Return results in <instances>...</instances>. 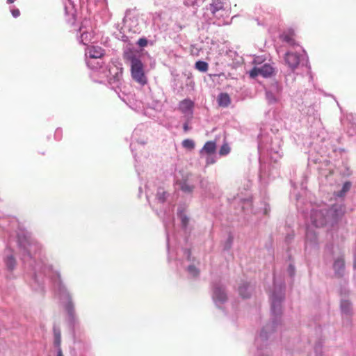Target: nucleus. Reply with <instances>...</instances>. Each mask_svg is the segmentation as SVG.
<instances>
[{"instance_id":"nucleus-1","label":"nucleus","mask_w":356,"mask_h":356,"mask_svg":"<svg viewBox=\"0 0 356 356\" xmlns=\"http://www.w3.org/2000/svg\"><path fill=\"white\" fill-rule=\"evenodd\" d=\"M131 74L132 79L141 86L147 83V79L145 74L144 66L141 61H136L131 65Z\"/></svg>"},{"instance_id":"nucleus-2","label":"nucleus","mask_w":356,"mask_h":356,"mask_svg":"<svg viewBox=\"0 0 356 356\" xmlns=\"http://www.w3.org/2000/svg\"><path fill=\"white\" fill-rule=\"evenodd\" d=\"M274 70L269 64H264L261 67H254L250 72L251 78L261 75L264 77H269L273 74Z\"/></svg>"},{"instance_id":"nucleus-3","label":"nucleus","mask_w":356,"mask_h":356,"mask_svg":"<svg viewBox=\"0 0 356 356\" xmlns=\"http://www.w3.org/2000/svg\"><path fill=\"white\" fill-rule=\"evenodd\" d=\"M227 6V3L225 0H212L209 5V10L213 16L216 17L218 13L225 11Z\"/></svg>"},{"instance_id":"nucleus-4","label":"nucleus","mask_w":356,"mask_h":356,"mask_svg":"<svg viewBox=\"0 0 356 356\" xmlns=\"http://www.w3.org/2000/svg\"><path fill=\"white\" fill-rule=\"evenodd\" d=\"M285 63L291 69L297 67L300 63V58L297 54L288 52L285 54Z\"/></svg>"},{"instance_id":"nucleus-5","label":"nucleus","mask_w":356,"mask_h":356,"mask_svg":"<svg viewBox=\"0 0 356 356\" xmlns=\"http://www.w3.org/2000/svg\"><path fill=\"white\" fill-rule=\"evenodd\" d=\"M333 268L336 275L339 277H341L345 269L344 259L342 257L336 259L333 264Z\"/></svg>"},{"instance_id":"nucleus-6","label":"nucleus","mask_w":356,"mask_h":356,"mask_svg":"<svg viewBox=\"0 0 356 356\" xmlns=\"http://www.w3.org/2000/svg\"><path fill=\"white\" fill-rule=\"evenodd\" d=\"M87 54L91 58H100L104 56V50L100 47H90L88 48Z\"/></svg>"},{"instance_id":"nucleus-7","label":"nucleus","mask_w":356,"mask_h":356,"mask_svg":"<svg viewBox=\"0 0 356 356\" xmlns=\"http://www.w3.org/2000/svg\"><path fill=\"white\" fill-rule=\"evenodd\" d=\"M216 150V145L213 141H208L207 142L202 149L200 151V153H206L208 155L212 154L215 153Z\"/></svg>"},{"instance_id":"nucleus-8","label":"nucleus","mask_w":356,"mask_h":356,"mask_svg":"<svg viewBox=\"0 0 356 356\" xmlns=\"http://www.w3.org/2000/svg\"><path fill=\"white\" fill-rule=\"evenodd\" d=\"M231 102L230 97L227 93H220L218 97V103L220 106L227 107Z\"/></svg>"},{"instance_id":"nucleus-9","label":"nucleus","mask_w":356,"mask_h":356,"mask_svg":"<svg viewBox=\"0 0 356 356\" xmlns=\"http://www.w3.org/2000/svg\"><path fill=\"white\" fill-rule=\"evenodd\" d=\"M193 106H194V104L191 100H190L188 99H186L180 102L179 109L183 113H186V112L191 111L193 108Z\"/></svg>"},{"instance_id":"nucleus-10","label":"nucleus","mask_w":356,"mask_h":356,"mask_svg":"<svg viewBox=\"0 0 356 356\" xmlns=\"http://www.w3.org/2000/svg\"><path fill=\"white\" fill-rule=\"evenodd\" d=\"M272 309L273 312L280 313L281 311L280 302L282 299V296H280L279 298H277L273 294L272 296Z\"/></svg>"},{"instance_id":"nucleus-11","label":"nucleus","mask_w":356,"mask_h":356,"mask_svg":"<svg viewBox=\"0 0 356 356\" xmlns=\"http://www.w3.org/2000/svg\"><path fill=\"white\" fill-rule=\"evenodd\" d=\"M213 296L219 301H225L227 298L226 294L223 290L219 288H216L213 291Z\"/></svg>"},{"instance_id":"nucleus-12","label":"nucleus","mask_w":356,"mask_h":356,"mask_svg":"<svg viewBox=\"0 0 356 356\" xmlns=\"http://www.w3.org/2000/svg\"><path fill=\"white\" fill-rule=\"evenodd\" d=\"M123 57L125 60L131 62V65H134L135 60L140 61V60L138 58H137L136 54L131 51L125 52L124 54Z\"/></svg>"},{"instance_id":"nucleus-13","label":"nucleus","mask_w":356,"mask_h":356,"mask_svg":"<svg viewBox=\"0 0 356 356\" xmlns=\"http://www.w3.org/2000/svg\"><path fill=\"white\" fill-rule=\"evenodd\" d=\"M54 346L58 349L61 348V334L58 330H54Z\"/></svg>"},{"instance_id":"nucleus-14","label":"nucleus","mask_w":356,"mask_h":356,"mask_svg":"<svg viewBox=\"0 0 356 356\" xmlns=\"http://www.w3.org/2000/svg\"><path fill=\"white\" fill-rule=\"evenodd\" d=\"M195 67L199 71L205 72L208 70L209 65L207 63L199 60L195 63Z\"/></svg>"},{"instance_id":"nucleus-15","label":"nucleus","mask_w":356,"mask_h":356,"mask_svg":"<svg viewBox=\"0 0 356 356\" xmlns=\"http://www.w3.org/2000/svg\"><path fill=\"white\" fill-rule=\"evenodd\" d=\"M321 212L320 211H316L315 213H314V214L312 215V218H313V221H314V223L315 224V225L316 227H321V226H323L325 223V220L323 218L321 220H320L319 222L317 221L316 220V217L317 216H321Z\"/></svg>"},{"instance_id":"nucleus-16","label":"nucleus","mask_w":356,"mask_h":356,"mask_svg":"<svg viewBox=\"0 0 356 356\" xmlns=\"http://www.w3.org/2000/svg\"><path fill=\"white\" fill-rule=\"evenodd\" d=\"M182 145L184 148L193 149L195 147V143L193 140L185 139L182 141Z\"/></svg>"},{"instance_id":"nucleus-17","label":"nucleus","mask_w":356,"mask_h":356,"mask_svg":"<svg viewBox=\"0 0 356 356\" xmlns=\"http://www.w3.org/2000/svg\"><path fill=\"white\" fill-rule=\"evenodd\" d=\"M6 264L8 269L13 270L16 264V261L13 257L10 256L7 257Z\"/></svg>"},{"instance_id":"nucleus-18","label":"nucleus","mask_w":356,"mask_h":356,"mask_svg":"<svg viewBox=\"0 0 356 356\" xmlns=\"http://www.w3.org/2000/svg\"><path fill=\"white\" fill-rule=\"evenodd\" d=\"M156 197L161 202H164L166 200V192L163 189H159L156 193Z\"/></svg>"},{"instance_id":"nucleus-19","label":"nucleus","mask_w":356,"mask_h":356,"mask_svg":"<svg viewBox=\"0 0 356 356\" xmlns=\"http://www.w3.org/2000/svg\"><path fill=\"white\" fill-rule=\"evenodd\" d=\"M230 151V148L227 144H224L221 146L220 149L219 151V154L220 155H226Z\"/></svg>"},{"instance_id":"nucleus-20","label":"nucleus","mask_w":356,"mask_h":356,"mask_svg":"<svg viewBox=\"0 0 356 356\" xmlns=\"http://www.w3.org/2000/svg\"><path fill=\"white\" fill-rule=\"evenodd\" d=\"M266 98L270 104L277 101V98L271 92H266Z\"/></svg>"},{"instance_id":"nucleus-21","label":"nucleus","mask_w":356,"mask_h":356,"mask_svg":"<svg viewBox=\"0 0 356 356\" xmlns=\"http://www.w3.org/2000/svg\"><path fill=\"white\" fill-rule=\"evenodd\" d=\"M248 286L244 285L239 287V293L243 298H247L250 296V293H245V290L247 289Z\"/></svg>"},{"instance_id":"nucleus-22","label":"nucleus","mask_w":356,"mask_h":356,"mask_svg":"<svg viewBox=\"0 0 356 356\" xmlns=\"http://www.w3.org/2000/svg\"><path fill=\"white\" fill-rule=\"evenodd\" d=\"M181 189L184 192L191 193L193 190V186H190L186 183H184L181 186Z\"/></svg>"},{"instance_id":"nucleus-23","label":"nucleus","mask_w":356,"mask_h":356,"mask_svg":"<svg viewBox=\"0 0 356 356\" xmlns=\"http://www.w3.org/2000/svg\"><path fill=\"white\" fill-rule=\"evenodd\" d=\"M188 270L193 276H197L199 274L198 270L194 266H189L188 268Z\"/></svg>"},{"instance_id":"nucleus-24","label":"nucleus","mask_w":356,"mask_h":356,"mask_svg":"<svg viewBox=\"0 0 356 356\" xmlns=\"http://www.w3.org/2000/svg\"><path fill=\"white\" fill-rule=\"evenodd\" d=\"M341 308H342V310L344 311L345 312H348L349 311V309H350V303L348 301H343L341 302Z\"/></svg>"},{"instance_id":"nucleus-25","label":"nucleus","mask_w":356,"mask_h":356,"mask_svg":"<svg viewBox=\"0 0 356 356\" xmlns=\"http://www.w3.org/2000/svg\"><path fill=\"white\" fill-rule=\"evenodd\" d=\"M283 40L284 41H286V42L291 44H293V42H294V40H293L292 36L289 35H284Z\"/></svg>"},{"instance_id":"nucleus-26","label":"nucleus","mask_w":356,"mask_h":356,"mask_svg":"<svg viewBox=\"0 0 356 356\" xmlns=\"http://www.w3.org/2000/svg\"><path fill=\"white\" fill-rule=\"evenodd\" d=\"M138 44L142 47H145L147 44V40L145 38H140L138 41Z\"/></svg>"},{"instance_id":"nucleus-27","label":"nucleus","mask_w":356,"mask_h":356,"mask_svg":"<svg viewBox=\"0 0 356 356\" xmlns=\"http://www.w3.org/2000/svg\"><path fill=\"white\" fill-rule=\"evenodd\" d=\"M11 13L14 17H17L20 15V11L18 9H13L11 10Z\"/></svg>"},{"instance_id":"nucleus-28","label":"nucleus","mask_w":356,"mask_h":356,"mask_svg":"<svg viewBox=\"0 0 356 356\" xmlns=\"http://www.w3.org/2000/svg\"><path fill=\"white\" fill-rule=\"evenodd\" d=\"M56 356H64L61 348L57 349V355Z\"/></svg>"},{"instance_id":"nucleus-29","label":"nucleus","mask_w":356,"mask_h":356,"mask_svg":"<svg viewBox=\"0 0 356 356\" xmlns=\"http://www.w3.org/2000/svg\"><path fill=\"white\" fill-rule=\"evenodd\" d=\"M350 186V184L349 183H346L343 186V191L348 190Z\"/></svg>"},{"instance_id":"nucleus-30","label":"nucleus","mask_w":356,"mask_h":356,"mask_svg":"<svg viewBox=\"0 0 356 356\" xmlns=\"http://www.w3.org/2000/svg\"><path fill=\"white\" fill-rule=\"evenodd\" d=\"M183 128H184V131H186V132L187 131H188V129H189V127H188V124H187V123H185V124H184Z\"/></svg>"},{"instance_id":"nucleus-31","label":"nucleus","mask_w":356,"mask_h":356,"mask_svg":"<svg viewBox=\"0 0 356 356\" xmlns=\"http://www.w3.org/2000/svg\"><path fill=\"white\" fill-rule=\"evenodd\" d=\"M207 164H211V163H214V161L213 159L209 161V159L207 160Z\"/></svg>"},{"instance_id":"nucleus-32","label":"nucleus","mask_w":356,"mask_h":356,"mask_svg":"<svg viewBox=\"0 0 356 356\" xmlns=\"http://www.w3.org/2000/svg\"><path fill=\"white\" fill-rule=\"evenodd\" d=\"M261 337H266L265 334H264V330H263L261 333Z\"/></svg>"},{"instance_id":"nucleus-33","label":"nucleus","mask_w":356,"mask_h":356,"mask_svg":"<svg viewBox=\"0 0 356 356\" xmlns=\"http://www.w3.org/2000/svg\"><path fill=\"white\" fill-rule=\"evenodd\" d=\"M15 1V0H7V2L8 3H13Z\"/></svg>"},{"instance_id":"nucleus-34","label":"nucleus","mask_w":356,"mask_h":356,"mask_svg":"<svg viewBox=\"0 0 356 356\" xmlns=\"http://www.w3.org/2000/svg\"><path fill=\"white\" fill-rule=\"evenodd\" d=\"M183 222H184V224H186L187 222L186 219H183Z\"/></svg>"},{"instance_id":"nucleus-35","label":"nucleus","mask_w":356,"mask_h":356,"mask_svg":"<svg viewBox=\"0 0 356 356\" xmlns=\"http://www.w3.org/2000/svg\"><path fill=\"white\" fill-rule=\"evenodd\" d=\"M289 268H290V269H291L292 271H293V268L291 265L289 266Z\"/></svg>"},{"instance_id":"nucleus-36","label":"nucleus","mask_w":356,"mask_h":356,"mask_svg":"<svg viewBox=\"0 0 356 356\" xmlns=\"http://www.w3.org/2000/svg\"><path fill=\"white\" fill-rule=\"evenodd\" d=\"M354 268L356 269V261H355V263H354Z\"/></svg>"}]
</instances>
